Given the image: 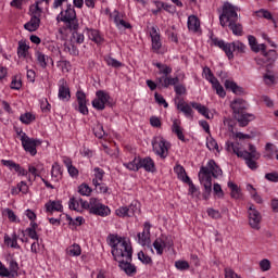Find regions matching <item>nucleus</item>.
I'll return each mask as SVG.
<instances>
[{
    "label": "nucleus",
    "instance_id": "nucleus-1",
    "mask_svg": "<svg viewBox=\"0 0 278 278\" xmlns=\"http://www.w3.org/2000/svg\"><path fill=\"white\" fill-rule=\"evenodd\" d=\"M106 240L109 247L112 248L111 253L115 262H118L121 270H124L128 277H134L138 269L136 265L131 264L134 257L131 243L118 235H109Z\"/></svg>",
    "mask_w": 278,
    "mask_h": 278
},
{
    "label": "nucleus",
    "instance_id": "nucleus-2",
    "mask_svg": "<svg viewBox=\"0 0 278 278\" xmlns=\"http://www.w3.org/2000/svg\"><path fill=\"white\" fill-rule=\"evenodd\" d=\"M219 25L228 27L235 36H242V24L238 23V11L229 2H225L219 14Z\"/></svg>",
    "mask_w": 278,
    "mask_h": 278
},
{
    "label": "nucleus",
    "instance_id": "nucleus-3",
    "mask_svg": "<svg viewBox=\"0 0 278 278\" xmlns=\"http://www.w3.org/2000/svg\"><path fill=\"white\" fill-rule=\"evenodd\" d=\"M176 108L178 110V112H181L184 114V116H186V118H189L190 121H192L194 118V111L197 110V112H199V114H201L202 116H204V118H208L210 119V110L198 102H186L184 100H179L178 103L176 104ZM193 108V110H192Z\"/></svg>",
    "mask_w": 278,
    "mask_h": 278
},
{
    "label": "nucleus",
    "instance_id": "nucleus-4",
    "mask_svg": "<svg viewBox=\"0 0 278 278\" xmlns=\"http://www.w3.org/2000/svg\"><path fill=\"white\" fill-rule=\"evenodd\" d=\"M58 23H64L65 29L70 31H77L79 29V21L77 20V12L72 4H67L66 10L60 12L56 16Z\"/></svg>",
    "mask_w": 278,
    "mask_h": 278
},
{
    "label": "nucleus",
    "instance_id": "nucleus-5",
    "mask_svg": "<svg viewBox=\"0 0 278 278\" xmlns=\"http://www.w3.org/2000/svg\"><path fill=\"white\" fill-rule=\"evenodd\" d=\"M83 207L89 211V214H93V216H101L105 218L112 214V210L110 206L103 204L101 200L97 198H90L89 202H83Z\"/></svg>",
    "mask_w": 278,
    "mask_h": 278
},
{
    "label": "nucleus",
    "instance_id": "nucleus-6",
    "mask_svg": "<svg viewBox=\"0 0 278 278\" xmlns=\"http://www.w3.org/2000/svg\"><path fill=\"white\" fill-rule=\"evenodd\" d=\"M231 134L235 142L227 141L226 151L228 153H235V155L244 160V146L242 144L244 142V134L237 131L236 128H231Z\"/></svg>",
    "mask_w": 278,
    "mask_h": 278
},
{
    "label": "nucleus",
    "instance_id": "nucleus-7",
    "mask_svg": "<svg viewBox=\"0 0 278 278\" xmlns=\"http://www.w3.org/2000/svg\"><path fill=\"white\" fill-rule=\"evenodd\" d=\"M247 149L244 150V164L250 168V170H257L260 164L257 161L262 157V154L257 151L255 144L249 142L245 143Z\"/></svg>",
    "mask_w": 278,
    "mask_h": 278
},
{
    "label": "nucleus",
    "instance_id": "nucleus-8",
    "mask_svg": "<svg viewBox=\"0 0 278 278\" xmlns=\"http://www.w3.org/2000/svg\"><path fill=\"white\" fill-rule=\"evenodd\" d=\"M200 184L204 186L203 199L207 201L210 194H212V172L210 168L202 166L199 172Z\"/></svg>",
    "mask_w": 278,
    "mask_h": 278
},
{
    "label": "nucleus",
    "instance_id": "nucleus-9",
    "mask_svg": "<svg viewBox=\"0 0 278 278\" xmlns=\"http://www.w3.org/2000/svg\"><path fill=\"white\" fill-rule=\"evenodd\" d=\"M203 74L205 75L206 81H210L212 85L213 90L216 91V94L220 97V99H225L227 97V92L225 91V87L220 85V81H218V78L214 76V73H212V70L207 66L203 68Z\"/></svg>",
    "mask_w": 278,
    "mask_h": 278
},
{
    "label": "nucleus",
    "instance_id": "nucleus-10",
    "mask_svg": "<svg viewBox=\"0 0 278 278\" xmlns=\"http://www.w3.org/2000/svg\"><path fill=\"white\" fill-rule=\"evenodd\" d=\"M152 149L155 155H159L162 160L168 157V142L162 136L154 137L152 140Z\"/></svg>",
    "mask_w": 278,
    "mask_h": 278
},
{
    "label": "nucleus",
    "instance_id": "nucleus-11",
    "mask_svg": "<svg viewBox=\"0 0 278 278\" xmlns=\"http://www.w3.org/2000/svg\"><path fill=\"white\" fill-rule=\"evenodd\" d=\"M30 10H33V15L30 17V21L27 22L24 25V29L27 31H36L38 30V27H40V16L42 15V8L37 5L30 7Z\"/></svg>",
    "mask_w": 278,
    "mask_h": 278
},
{
    "label": "nucleus",
    "instance_id": "nucleus-12",
    "mask_svg": "<svg viewBox=\"0 0 278 278\" xmlns=\"http://www.w3.org/2000/svg\"><path fill=\"white\" fill-rule=\"evenodd\" d=\"M230 108L233 112V117L238 121L239 127H244V100L240 98L235 99Z\"/></svg>",
    "mask_w": 278,
    "mask_h": 278
},
{
    "label": "nucleus",
    "instance_id": "nucleus-13",
    "mask_svg": "<svg viewBox=\"0 0 278 278\" xmlns=\"http://www.w3.org/2000/svg\"><path fill=\"white\" fill-rule=\"evenodd\" d=\"M173 244V238L166 235H161L154 240L152 245L156 251V255H164V249H170Z\"/></svg>",
    "mask_w": 278,
    "mask_h": 278
},
{
    "label": "nucleus",
    "instance_id": "nucleus-14",
    "mask_svg": "<svg viewBox=\"0 0 278 278\" xmlns=\"http://www.w3.org/2000/svg\"><path fill=\"white\" fill-rule=\"evenodd\" d=\"M140 210V203L132 201L129 206H122L115 211L116 216L119 218H131Z\"/></svg>",
    "mask_w": 278,
    "mask_h": 278
},
{
    "label": "nucleus",
    "instance_id": "nucleus-15",
    "mask_svg": "<svg viewBox=\"0 0 278 278\" xmlns=\"http://www.w3.org/2000/svg\"><path fill=\"white\" fill-rule=\"evenodd\" d=\"M110 93L104 90H98L96 92V99L92 100L91 104L94 110L103 111L105 110V105L110 103Z\"/></svg>",
    "mask_w": 278,
    "mask_h": 278
},
{
    "label": "nucleus",
    "instance_id": "nucleus-16",
    "mask_svg": "<svg viewBox=\"0 0 278 278\" xmlns=\"http://www.w3.org/2000/svg\"><path fill=\"white\" fill-rule=\"evenodd\" d=\"M76 101L77 104L74 105L76 112H79V114H83V116H88V99L86 98V92L78 90L76 92Z\"/></svg>",
    "mask_w": 278,
    "mask_h": 278
},
{
    "label": "nucleus",
    "instance_id": "nucleus-17",
    "mask_svg": "<svg viewBox=\"0 0 278 278\" xmlns=\"http://www.w3.org/2000/svg\"><path fill=\"white\" fill-rule=\"evenodd\" d=\"M248 214L250 227L252 229H255L256 231H260V229H262V227L260 226L262 223V214L255 210V205L253 204L249 206Z\"/></svg>",
    "mask_w": 278,
    "mask_h": 278
},
{
    "label": "nucleus",
    "instance_id": "nucleus-18",
    "mask_svg": "<svg viewBox=\"0 0 278 278\" xmlns=\"http://www.w3.org/2000/svg\"><path fill=\"white\" fill-rule=\"evenodd\" d=\"M40 144H42V141H40V139H34L29 137H27L26 139L24 138L22 141V147L24 151H26L33 156L38 153L36 147H40Z\"/></svg>",
    "mask_w": 278,
    "mask_h": 278
},
{
    "label": "nucleus",
    "instance_id": "nucleus-19",
    "mask_svg": "<svg viewBox=\"0 0 278 278\" xmlns=\"http://www.w3.org/2000/svg\"><path fill=\"white\" fill-rule=\"evenodd\" d=\"M45 212L47 216H53L55 212H60V213L64 212V205H62L61 200H49L45 204Z\"/></svg>",
    "mask_w": 278,
    "mask_h": 278
},
{
    "label": "nucleus",
    "instance_id": "nucleus-20",
    "mask_svg": "<svg viewBox=\"0 0 278 278\" xmlns=\"http://www.w3.org/2000/svg\"><path fill=\"white\" fill-rule=\"evenodd\" d=\"M60 101H71V88L66 79L61 78L59 80V94Z\"/></svg>",
    "mask_w": 278,
    "mask_h": 278
},
{
    "label": "nucleus",
    "instance_id": "nucleus-21",
    "mask_svg": "<svg viewBox=\"0 0 278 278\" xmlns=\"http://www.w3.org/2000/svg\"><path fill=\"white\" fill-rule=\"evenodd\" d=\"M150 37H151L153 53H160V49H162V38L160 36V33L157 31V27L155 26L151 27Z\"/></svg>",
    "mask_w": 278,
    "mask_h": 278
},
{
    "label": "nucleus",
    "instance_id": "nucleus-22",
    "mask_svg": "<svg viewBox=\"0 0 278 278\" xmlns=\"http://www.w3.org/2000/svg\"><path fill=\"white\" fill-rule=\"evenodd\" d=\"M87 36L91 42H94L98 47H101L105 42V37L101 34L99 29L86 28Z\"/></svg>",
    "mask_w": 278,
    "mask_h": 278
},
{
    "label": "nucleus",
    "instance_id": "nucleus-23",
    "mask_svg": "<svg viewBox=\"0 0 278 278\" xmlns=\"http://www.w3.org/2000/svg\"><path fill=\"white\" fill-rule=\"evenodd\" d=\"M156 84L159 88H170L179 84V77H173L170 75L156 77Z\"/></svg>",
    "mask_w": 278,
    "mask_h": 278
},
{
    "label": "nucleus",
    "instance_id": "nucleus-24",
    "mask_svg": "<svg viewBox=\"0 0 278 278\" xmlns=\"http://www.w3.org/2000/svg\"><path fill=\"white\" fill-rule=\"evenodd\" d=\"M212 45L214 47H218L219 49H223V51L226 53L228 60H233V52L231 51V43L225 42V40H222L219 38H212Z\"/></svg>",
    "mask_w": 278,
    "mask_h": 278
},
{
    "label": "nucleus",
    "instance_id": "nucleus-25",
    "mask_svg": "<svg viewBox=\"0 0 278 278\" xmlns=\"http://www.w3.org/2000/svg\"><path fill=\"white\" fill-rule=\"evenodd\" d=\"M140 168H143L146 173H155V161H153V159L150 156H139V169Z\"/></svg>",
    "mask_w": 278,
    "mask_h": 278
},
{
    "label": "nucleus",
    "instance_id": "nucleus-26",
    "mask_svg": "<svg viewBox=\"0 0 278 278\" xmlns=\"http://www.w3.org/2000/svg\"><path fill=\"white\" fill-rule=\"evenodd\" d=\"M35 58L37 61L38 66H40V68H47V66H49V61L51 62V65L53 66V59H51L49 55L45 54L42 51L37 50L35 52Z\"/></svg>",
    "mask_w": 278,
    "mask_h": 278
},
{
    "label": "nucleus",
    "instance_id": "nucleus-27",
    "mask_svg": "<svg viewBox=\"0 0 278 278\" xmlns=\"http://www.w3.org/2000/svg\"><path fill=\"white\" fill-rule=\"evenodd\" d=\"M264 58H266L265 61L262 59H258L257 64L265 63L266 68H270V66H273V64L277 62V58H278L277 50L267 51L266 54H264Z\"/></svg>",
    "mask_w": 278,
    "mask_h": 278
},
{
    "label": "nucleus",
    "instance_id": "nucleus-28",
    "mask_svg": "<svg viewBox=\"0 0 278 278\" xmlns=\"http://www.w3.org/2000/svg\"><path fill=\"white\" fill-rule=\"evenodd\" d=\"M172 131L177 136L178 140H181V142H186V136H184V128H181L180 121L174 119L172 125Z\"/></svg>",
    "mask_w": 278,
    "mask_h": 278
},
{
    "label": "nucleus",
    "instance_id": "nucleus-29",
    "mask_svg": "<svg viewBox=\"0 0 278 278\" xmlns=\"http://www.w3.org/2000/svg\"><path fill=\"white\" fill-rule=\"evenodd\" d=\"M63 163L67 168V173H68L70 177H73V178L79 177V169H77V167H75V165H73V160H71L70 157H65L63 160Z\"/></svg>",
    "mask_w": 278,
    "mask_h": 278
},
{
    "label": "nucleus",
    "instance_id": "nucleus-30",
    "mask_svg": "<svg viewBox=\"0 0 278 278\" xmlns=\"http://www.w3.org/2000/svg\"><path fill=\"white\" fill-rule=\"evenodd\" d=\"M224 86L226 90H230V92H233V94H242V92H244V89H242V87L238 86L236 81L230 79H226Z\"/></svg>",
    "mask_w": 278,
    "mask_h": 278
},
{
    "label": "nucleus",
    "instance_id": "nucleus-31",
    "mask_svg": "<svg viewBox=\"0 0 278 278\" xmlns=\"http://www.w3.org/2000/svg\"><path fill=\"white\" fill-rule=\"evenodd\" d=\"M187 26L189 31L197 34V31H199V27H201V21H199V17L195 15H190L188 17Z\"/></svg>",
    "mask_w": 278,
    "mask_h": 278
},
{
    "label": "nucleus",
    "instance_id": "nucleus-32",
    "mask_svg": "<svg viewBox=\"0 0 278 278\" xmlns=\"http://www.w3.org/2000/svg\"><path fill=\"white\" fill-rule=\"evenodd\" d=\"M207 168L212 175V177H220V175H223V169L220 168V166H218V164H216L215 160H210L207 162Z\"/></svg>",
    "mask_w": 278,
    "mask_h": 278
},
{
    "label": "nucleus",
    "instance_id": "nucleus-33",
    "mask_svg": "<svg viewBox=\"0 0 278 278\" xmlns=\"http://www.w3.org/2000/svg\"><path fill=\"white\" fill-rule=\"evenodd\" d=\"M4 243L11 249H21V245L18 244V236H16V233H13L12 237L5 235Z\"/></svg>",
    "mask_w": 278,
    "mask_h": 278
},
{
    "label": "nucleus",
    "instance_id": "nucleus-34",
    "mask_svg": "<svg viewBox=\"0 0 278 278\" xmlns=\"http://www.w3.org/2000/svg\"><path fill=\"white\" fill-rule=\"evenodd\" d=\"M123 166L127 168V170H132L134 173H138L140 170V159L139 156H135L132 161L128 163H123Z\"/></svg>",
    "mask_w": 278,
    "mask_h": 278
},
{
    "label": "nucleus",
    "instance_id": "nucleus-35",
    "mask_svg": "<svg viewBox=\"0 0 278 278\" xmlns=\"http://www.w3.org/2000/svg\"><path fill=\"white\" fill-rule=\"evenodd\" d=\"M277 75H275L270 70L267 68V73L263 76V81L266 86H275L277 84Z\"/></svg>",
    "mask_w": 278,
    "mask_h": 278
},
{
    "label": "nucleus",
    "instance_id": "nucleus-36",
    "mask_svg": "<svg viewBox=\"0 0 278 278\" xmlns=\"http://www.w3.org/2000/svg\"><path fill=\"white\" fill-rule=\"evenodd\" d=\"M247 191L250 193L251 199L255 201V203H258L262 205L264 203V200H262V197L257 194V189H255L252 185H247Z\"/></svg>",
    "mask_w": 278,
    "mask_h": 278
},
{
    "label": "nucleus",
    "instance_id": "nucleus-37",
    "mask_svg": "<svg viewBox=\"0 0 278 278\" xmlns=\"http://www.w3.org/2000/svg\"><path fill=\"white\" fill-rule=\"evenodd\" d=\"M37 177H40V169L34 165H28L27 181H29V184H34V181H36Z\"/></svg>",
    "mask_w": 278,
    "mask_h": 278
},
{
    "label": "nucleus",
    "instance_id": "nucleus-38",
    "mask_svg": "<svg viewBox=\"0 0 278 278\" xmlns=\"http://www.w3.org/2000/svg\"><path fill=\"white\" fill-rule=\"evenodd\" d=\"M84 206V201L80 198H71L68 202L70 210H74V212H81V205Z\"/></svg>",
    "mask_w": 278,
    "mask_h": 278
},
{
    "label": "nucleus",
    "instance_id": "nucleus-39",
    "mask_svg": "<svg viewBox=\"0 0 278 278\" xmlns=\"http://www.w3.org/2000/svg\"><path fill=\"white\" fill-rule=\"evenodd\" d=\"M154 5L159 8V10H165V12H168L169 14H175V5L168 4L166 2H162L160 0L154 1Z\"/></svg>",
    "mask_w": 278,
    "mask_h": 278
},
{
    "label": "nucleus",
    "instance_id": "nucleus-40",
    "mask_svg": "<svg viewBox=\"0 0 278 278\" xmlns=\"http://www.w3.org/2000/svg\"><path fill=\"white\" fill-rule=\"evenodd\" d=\"M92 184L98 194H110V188L108 187V185L103 182H97V180H92Z\"/></svg>",
    "mask_w": 278,
    "mask_h": 278
},
{
    "label": "nucleus",
    "instance_id": "nucleus-41",
    "mask_svg": "<svg viewBox=\"0 0 278 278\" xmlns=\"http://www.w3.org/2000/svg\"><path fill=\"white\" fill-rule=\"evenodd\" d=\"M137 238L141 247H151V236L147 235L146 232H139Z\"/></svg>",
    "mask_w": 278,
    "mask_h": 278
},
{
    "label": "nucleus",
    "instance_id": "nucleus-42",
    "mask_svg": "<svg viewBox=\"0 0 278 278\" xmlns=\"http://www.w3.org/2000/svg\"><path fill=\"white\" fill-rule=\"evenodd\" d=\"M29 53V46L27 43L20 41L17 47V55L18 58H27Z\"/></svg>",
    "mask_w": 278,
    "mask_h": 278
},
{
    "label": "nucleus",
    "instance_id": "nucleus-43",
    "mask_svg": "<svg viewBox=\"0 0 278 278\" xmlns=\"http://www.w3.org/2000/svg\"><path fill=\"white\" fill-rule=\"evenodd\" d=\"M154 66L159 68V75L167 76L170 75V73H173V67L166 64L155 63Z\"/></svg>",
    "mask_w": 278,
    "mask_h": 278
},
{
    "label": "nucleus",
    "instance_id": "nucleus-44",
    "mask_svg": "<svg viewBox=\"0 0 278 278\" xmlns=\"http://www.w3.org/2000/svg\"><path fill=\"white\" fill-rule=\"evenodd\" d=\"M18 262L15 260H11L9 262V273H11V278H16L18 277Z\"/></svg>",
    "mask_w": 278,
    "mask_h": 278
},
{
    "label": "nucleus",
    "instance_id": "nucleus-45",
    "mask_svg": "<svg viewBox=\"0 0 278 278\" xmlns=\"http://www.w3.org/2000/svg\"><path fill=\"white\" fill-rule=\"evenodd\" d=\"M67 255H71L72 257H79V255H81V247L74 243L67 249Z\"/></svg>",
    "mask_w": 278,
    "mask_h": 278
},
{
    "label": "nucleus",
    "instance_id": "nucleus-46",
    "mask_svg": "<svg viewBox=\"0 0 278 278\" xmlns=\"http://www.w3.org/2000/svg\"><path fill=\"white\" fill-rule=\"evenodd\" d=\"M174 172L178 175V179L184 182L186 181V178H190L189 175L186 173V168H184V166L181 165H176L174 167Z\"/></svg>",
    "mask_w": 278,
    "mask_h": 278
},
{
    "label": "nucleus",
    "instance_id": "nucleus-47",
    "mask_svg": "<svg viewBox=\"0 0 278 278\" xmlns=\"http://www.w3.org/2000/svg\"><path fill=\"white\" fill-rule=\"evenodd\" d=\"M68 225L72 227H80V225H84V217L78 216L75 219H73V217H71L70 215H64Z\"/></svg>",
    "mask_w": 278,
    "mask_h": 278
},
{
    "label": "nucleus",
    "instance_id": "nucleus-48",
    "mask_svg": "<svg viewBox=\"0 0 278 278\" xmlns=\"http://www.w3.org/2000/svg\"><path fill=\"white\" fill-rule=\"evenodd\" d=\"M20 121L24 125H31V123H34V121H36V116H34V114L27 112L20 116Z\"/></svg>",
    "mask_w": 278,
    "mask_h": 278
},
{
    "label": "nucleus",
    "instance_id": "nucleus-49",
    "mask_svg": "<svg viewBox=\"0 0 278 278\" xmlns=\"http://www.w3.org/2000/svg\"><path fill=\"white\" fill-rule=\"evenodd\" d=\"M228 188H230V190H231L230 194H231L232 199H240V197H242V193L240 192V188H238V185L229 181Z\"/></svg>",
    "mask_w": 278,
    "mask_h": 278
},
{
    "label": "nucleus",
    "instance_id": "nucleus-50",
    "mask_svg": "<svg viewBox=\"0 0 278 278\" xmlns=\"http://www.w3.org/2000/svg\"><path fill=\"white\" fill-rule=\"evenodd\" d=\"M17 190L18 191H16V189H13L12 194H18V192H22V194H27V192H29V186H27V182L22 180L17 184Z\"/></svg>",
    "mask_w": 278,
    "mask_h": 278
},
{
    "label": "nucleus",
    "instance_id": "nucleus-51",
    "mask_svg": "<svg viewBox=\"0 0 278 278\" xmlns=\"http://www.w3.org/2000/svg\"><path fill=\"white\" fill-rule=\"evenodd\" d=\"M104 62H106L108 66H112V68H121L123 66V63L112 56H106L104 59Z\"/></svg>",
    "mask_w": 278,
    "mask_h": 278
},
{
    "label": "nucleus",
    "instance_id": "nucleus-52",
    "mask_svg": "<svg viewBox=\"0 0 278 278\" xmlns=\"http://www.w3.org/2000/svg\"><path fill=\"white\" fill-rule=\"evenodd\" d=\"M11 90H18L20 88H23V80L18 77V75L12 76Z\"/></svg>",
    "mask_w": 278,
    "mask_h": 278
},
{
    "label": "nucleus",
    "instance_id": "nucleus-53",
    "mask_svg": "<svg viewBox=\"0 0 278 278\" xmlns=\"http://www.w3.org/2000/svg\"><path fill=\"white\" fill-rule=\"evenodd\" d=\"M206 147L210 151H217V153H220V150L218 149V142H216V139L212 137L206 138Z\"/></svg>",
    "mask_w": 278,
    "mask_h": 278
},
{
    "label": "nucleus",
    "instance_id": "nucleus-54",
    "mask_svg": "<svg viewBox=\"0 0 278 278\" xmlns=\"http://www.w3.org/2000/svg\"><path fill=\"white\" fill-rule=\"evenodd\" d=\"M78 192L81 194V197H90V194H92V188H90V186L87 184H81L78 187Z\"/></svg>",
    "mask_w": 278,
    "mask_h": 278
},
{
    "label": "nucleus",
    "instance_id": "nucleus-55",
    "mask_svg": "<svg viewBox=\"0 0 278 278\" xmlns=\"http://www.w3.org/2000/svg\"><path fill=\"white\" fill-rule=\"evenodd\" d=\"M93 176L94 178L92 179V181H103V177L105 176V170H103L101 167H94L93 169Z\"/></svg>",
    "mask_w": 278,
    "mask_h": 278
},
{
    "label": "nucleus",
    "instance_id": "nucleus-56",
    "mask_svg": "<svg viewBox=\"0 0 278 278\" xmlns=\"http://www.w3.org/2000/svg\"><path fill=\"white\" fill-rule=\"evenodd\" d=\"M58 68H60L63 73H68L71 71V62L66 60H60L56 62Z\"/></svg>",
    "mask_w": 278,
    "mask_h": 278
},
{
    "label": "nucleus",
    "instance_id": "nucleus-57",
    "mask_svg": "<svg viewBox=\"0 0 278 278\" xmlns=\"http://www.w3.org/2000/svg\"><path fill=\"white\" fill-rule=\"evenodd\" d=\"M230 45L232 53H244V43L241 41H233Z\"/></svg>",
    "mask_w": 278,
    "mask_h": 278
},
{
    "label": "nucleus",
    "instance_id": "nucleus-58",
    "mask_svg": "<svg viewBox=\"0 0 278 278\" xmlns=\"http://www.w3.org/2000/svg\"><path fill=\"white\" fill-rule=\"evenodd\" d=\"M248 40H249V45L251 47V50L254 52V53H260V45H257V39L253 36H249L248 37Z\"/></svg>",
    "mask_w": 278,
    "mask_h": 278
},
{
    "label": "nucleus",
    "instance_id": "nucleus-59",
    "mask_svg": "<svg viewBox=\"0 0 278 278\" xmlns=\"http://www.w3.org/2000/svg\"><path fill=\"white\" fill-rule=\"evenodd\" d=\"M40 247L45 249V244H42V239L35 240V242L30 245L31 253L38 254L40 253Z\"/></svg>",
    "mask_w": 278,
    "mask_h": 278
},
{
    "label": "nucleus",
    "instance_id": "nucleus-60",
    "mask_svg": "<svg viewBox=\"0 0 278 278\" xmlns=\"http://www.w3.org/2000/svg\"><path fill=\"white\" fill-rule=\"evenodd\" d=\"M64 52L70 53V55H79V49L73 43L65 45Z\"/></svg>",
    "mask_w": 278,
    "mask_h": 278
},
{
    "label": "nucleus",
    "instance_id": "nucleus-61",
    "mask_svg": "<svg viewBox=\"0 0 278 278\" xmlns=\"http://www.w3.org/2000/svg\"><path fill=\"white\" fill-rule=\"evenodd\" d=\"M174 92H176L178 97H181V94H186L188 90L186 89V85L177 83L174 85Z\"/></svg>",
    "mask_w": 278,
    "mask_h": 278
},
{
    "label": "nucleus",
    "instance_id": "nucleus-62",
    "mask_svg": "<svg viewBox=\"0 0 278 278\" xmlns=\"http://www.w3.org/2000/svg\"><path fill=\"white\" fill-rule=\"evenodd\" d=\"M4 214H7L10 223H21V219H18V217L16 216V214L14 213V211L10 210V208H5L4 210Z\"/></svg>",
    "mask_w": 278,
    "mask_h": 278
},
{
    "label": "nucleus",
    "instance_id": "nucleus-63",
    "mask_svg": "<svg viewBox=\"0 0 278 278\" xmlns=\"http://www.w3.org/2000/svg\"><path fill=\"white\" fill-rule=\"evenodd\" d=\"M93 134L96 136V138H103V136H105V130L103 129V125L98 124L93 127Z\"/></svg>",
    "mask_w": 278,
    "mask_h": 278
},
{
    "label": "nucleus",
    "instance_id": "nucleus-64",
    "mask_svg": "<svg viewBox=\"0 0 278 278\" xmlns=\"http://www.w3.org/2000/svg\"><path fill=\"white\" fill-rule=\"evenodd\" d=\"M138 260L141 261L142 264H153V260L151 258V256L144 254L143 251H140L138 253Z\"/></svg>",
    "mask_w": 278,
    "mask_h": 278
}]
</instances>
